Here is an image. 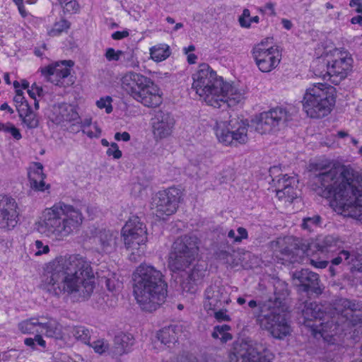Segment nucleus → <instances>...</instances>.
I'll return each mask as SVG.
<instances>
[{"label":"nucleus","mask_w":362,"mask_h":362,"mask_svg":"<svg viewBox=\"0 0 362 362\" xmlns=\"http://www.w3.org/2000/svg\"><path fill=\"white\" fill-rule=\"evenodd\" d=\"M312 189L319 196L332 199L330 206L338 214L362 218V176L351 166L320 168L313 178Z\"/></svg>","instance_id":"1"},{"label":"nucleus","mask_w":362,"mask_h":362,"mask_svg":"<svg viewBox=\"0 0 362 362\" xmlns=\"http://www.w3.org/2000/svg\"><path fill=\"white\" fill-rule=\"evenodd\" d=\"M94 274L89 261L81 255L59 256L47 267L42 280V288L59 296L63 293H78L88 298L95 287Z\"/></svg>","instance_id":"2"},{"label":"nucleus","mask_w":362,"mask_h":362,"mask_svg":"<svg viewBox=\"0 0 362 362\" xmlns=\"http://www.w3.org/2000/svg\"><path fill=\"white\" fill-rule=\"evenodd\" d=\"M274 298L266 300H251L248 306L256 323L261 329L268 331L276 339H284L291 332V326L286 319L287 306L286 298L288 296V285L278 280L274 285Z\"/></svg>","instance_id":"3"},{"label":"nucleus","mask_w":362,"mask_h":362,"mask_svg":"<svg viewBox=\"0 0 362 362\" xmlns=\"http://www.w3.org/2000/svg\"><path fill=\"white\" fill-rule=\"evenodd\" d=\"M83 219L81 208L59 202L42 211L35 227L47 238L61 241L78 230Z\"/></svg>","instance_id":"4"},{"label":"nucleus","mask_w":362,"mask_h":362,"mask_svg":"<svg viewBox=\"0 0 362 362\" xmlns=\"http://www.w3.org/2000/svg\"><path fill=\"white\" fill-rule=\"evenodd\" d=\"M132 279L134 296L143 310L152 312L164 303L168 284L161 271L142 263L134 270Z\"/></svg>","instance_id":"5"},{"label":"nucleus","mask_w":362,"mask_h":362,"mask_svg":"<svg viewBox=\"0 0 362 362\" xmlns=\"http://www.w3.org/2000/svg\"><path fill=\"white\" fill-rule=\"evenodd\" d=\"M361 305L356 300L347 298H340L334 303V315L331 320L320 322L317 328L313 329L315 334L319 333L322 337L333 336L338 332L340 325H344L347 327L356 326L362 322L361 315L356 314L360 311Z\"/></svg>","instance_id":"6"},{"label":"nucleus","mask_w":362,"mask_h":362,"mask_svg":"<svg viewBox=\"0 0 362 362\" xmlns=\"http://www.w3.org/2000/svg\"><path fill=\"white\" fill-rule=\"evenodd\" d=\"M353 59L344 49H334L325 59H318L313 62L314 74L333 84H339L351 71Z\"/></svg>","instance_id":"7"},{"label":"nucleus","mask_w":362,"mask_h":362,"mask_svg":"<svg viewBox=\"0 0 362 362\" xmlns=\"http://www.w3.org/2000/svg\"><path fill=\"white\" fill-rule=\"evenodd\" d=\"M335 88L327 83H317L306 89L302 101L303 107L311 118L328 115L334 104Z\"/></svg>","instance_id":"8"},{"label":"nucleus","mask_w":362,"mask_h":362,"mask_svg":"<svg viewBox=\"0 0 362 362\" xmlns=\"http://www.w3.org/2000/svg\"><path fill=\"white\" fill-rule=\"evenodd\" d=\"M192 78V88L209 105L217 107L218 101H223L221 98L223 96L218 93L221 92L224 81L209 64H200Z\"/></svg>","instance_id":"9"},{"label":"nucleus","mask_w":362,"mask_h":362,"mask_svg":"<svg viewBox=\"0 0 362 362\" xmlns=\"http://www.w3.org/2000/svg\"><path fill=\"white\" fill-rule=\"evenodd\" d=\"M199 240L196 235H185L178 238L173 245L169 267L173 272L185 271L198 255Z\"/></svg>","instance_id":"10"},{"label":"nucleus","mask_w":362,"mask_h":362,"mask_svg":"<svg viewBox=\"0 0 362 362\" xmlns=\"http://www.w3.org/2000/svg\"><path fill=\"white\" fill-rule=\"evenodd\" d=\"M247 122L230 116L227 120H218L214 126L216 136L219 142L226 146L245 144L248 140Z\"/></svg>","instance_id":"11"},{"label":"nucleus","mask_w":362,"mask_h":362,"mask_svg":"<svg viewBox=\"0 0 362 362\" xmlns=\"http://www.w3.org/2000/svg\"><path fill=\"white\" fill-rule=\"evenodd\" d=\"M274 354L265 344L241 341L234 344L229 362H272Z\"/></svg>","instance_id":"12"},{"label":"nucleus","mask_w":362,"mask_h":362,"mask_svg":"<svg viewBox=\"0 0 362 362\" xmlns=\"http://www.w3.org/2000/svg\"><path fill=\"white\" fill-rule=\"evenodd\" d=\"M291 115L284 107H277L263 112L257 118L255 130L261 134L276 132L286 127Z\"/></svg>","instance_id":"13"},{"label":"nucleus","mask_w":362,"mask_h":362,"mask_svg":"<svg viewBox=\"0 0 362 362\" xmlns=\"http://www.w3.org/2000/svg\"><path fill=\"white\" fill-rule=\"evenodd\" d=\"M182 197V192L176 187L159 191L152 198L151 209L158 217L170 216L177 211Z\"/></svg>","instance_id":"14"},{"label":"nucleus","mask_w":362,"mask_h":362,"mask_svg":"<svg viewBox=\"0 0 362 362\" xmlns=\"http://www.w3.org/2000/svg\"><path fill=\"white\" fill-rule=\"evenodd\" d=\"M252 57L258 69L268 73L276 69L279 64L281 55L277 47H268L263 42L255 45L252 51Z\"/></svg>","instance_id":"15"},{"label":"nucleus","mask_w":362,"mask_h":362,"mask_svg":"<svg viewBox=\"0 0 362 362\" xmlns=\"http://www.w3.org/2000/svg\"><path fill=\"white\" fill-rule=\"evenodd\" d=\"M20 211L18 203L12 197L0 194V228L13 230L19 221Z\"/></svg>","instance_id":"16"},{"label":"nucleus","mask_w":362,"mask_h":362,"mask_svg":"<svg viewBox=\"0 0 362 362\" xmlns=\"http://www.w3.org/2000/svg\"><path fill=\"white\" fill-rule=\"evenodd\" d=\"M175 120L168 112L157 111L151 119L152 132L155 139H163L170 136L173 131Z\"/></svg>","instance_id":"17"},{"label":"nucleus","mask_w":362,"mask_h":362,"mask_svg":"<svg viewBox=\"0 0 362 362\" xmlns=\"http://www.w3.org/2000/svg\"><path fill=\"white\" fill-rule=\"evenodd\" d=\"M74 66L71 60H65L41 68L40 71L47 80L57 86H64L63 80L70 74L69 68Z\"/></svg>","instance_id":"18"},{"label":"nucleus","mask_w":362,"mask_h":362,"mask_svg":"<svg viewBox=\"0 0 362 362\" xmlns=\"http://www.w3.org/2000/svg\"><path fill=\"white\" fill-rule=\"evenodd\" d=\"M130 223H126L122 229V237L124 244L127 249L137 250L136 254L141 256L144 254L143 245L147 241V231L139 230V233H133Z\"/></svg>","instance_id":"19"},{"label":"nucleus","mask_w":362,"mask_h":362,"mask_svg":"<svg viewBox=\"0 0 362 362\" xmlns=\"http://www.w3.org/2000/svg\"><path fill=\"white\" fill-rule=\"evenodd\" d=\"M49 119L56 124H62L64 122H73V124L79 123L80 117L74 107L67 103L54 105L49 114Z\"/></svg>","instance_id":"20"},{"label":"nucleus","mask_w":362,"mask_h":362,"mask_svg":"<svg viewBox=\"0 0 362 362\" xmlns=\"http://www.w3.org/2000/svg\"><path fill=\"white\" fill-rule=\"evenodd\" d=\"M293 278L295 285L301 287L303 291L317 295L322 293V290L319 285L320 280L317 274L308 269H302L295 272Z\"/></svg>","instance_id":"21"},{"label":"nucleus","mask_w":362,"mask_h":362,"mask_svg":"<svg viewBox=\"0 0 362 362\" xmlns=\"http://www.w3.org/2000/svg\"><path fill=\"white\" fill-rule=\"evenodd\" d=\"M121 88L134 100L146 83H149V78L141 74L129 71L120 79Z\"/></svg>","instance_id":"22"},{"label":"nucleus","mask_w":362,"mask_h":362,"mask_svg":"<svg viewBox=\"0 0 362 362\" xmlns=\"http://www.w3.org/2000/svg\"><path fill=\"white\" fill-rule=\"evenodd\" d=\"M228 302L229 298L223 287L212 285L206 289L204 307L207 311H215Z\"/></svg>","instance_id":"23"},{"label":"nucleus","mask_w":362,"mask_h":362,"mask_svg":"<svg viewBox=\"0 0 362 362\" xmlns=\"http://www.w3.org/2000/svg\"><path fill=\"white\" fill-rule=\"evenodd\" d=\"M141 88L135 100L141 103L144 106L154 107L162 103V97L159 88L149 78V83Z\"/></svg>","instance_id":"24"},{"label":"nucleus","mask_w":362,"mask_h":362,"mask_svg":"<svg viewBox=\"0 0 362 362\" xmlns=\"http://www.w3.org/2000/svg\"><path fill=\"white\" fill-rule=\"evenodd\" d=\"M297 180L294 177H289L284 175L279 178L276 184V196L280 200L286 202H292L297 197V192L295 188Z\"/></svg>","instance_id":"25"},{"label":"nucleus","mask_w":362,"mask_h":362,"mask_svg":"<svg viewBox=\"0 0 362 362\" xmlns=\"http://www.w3.org/2000/svg\"><path fill=\"white\" fill-rule=\"evenodd\" d=\"M117 238V232L104 229L96 233L93 241L99 252L111 253L116 249Z\"/></svg>","instance_id":"26"},{"label":"nucleus","mask_w":362,"mask_h":362,"mask_svg":"<svg viewBox=\"0 0 362 362\" xmlns=\"http://www.w3.org/2000/svg\"><path fill=\"white\" fill-rule=\"evenodd\" d=\"M302 315L304 318L305 325L313 329L314 327L317 328L318 325L315 323L311 324L310 322L317 320L321 321L325 316V311L322 305L316 302L306 301L302 309Z\"/></svg>","instance_id":"27"},{"label":"nucleus","mask_w":362,"mask_h":362,"mask_svg":"<svg viewBox=\"0 0 362 362\" xmlns=\"http://www.w3.org/2000/svg\"><path fill=\"white\" fill-rule=\"evenodd\" d=\"M222 90L218 95H223V101H219L216 108H219L223 105H227L229 107L235 106L244 99V94L236 87L224 82Z\"/></svg>","instance_id":"28"},{"label":"nucleus","mask_w":362,"mask_h":362,"mask_svg":"<svg viewBox=\"0 0 362 362\" xmlns=\"http://www.w3.org/2000/svg\"><path fill=\"white\" fill-rule=\"evenodd\" d=\"M28 177L33 188L39 191L45 190V175L43 173V166L40 163H35L30 168Z\"/></svg>","instance_id":"29"},{"label":"nucleus","mask_w":362,"mask_h":362,"mask_svg":"<svg viewBox=\"0 0 362 362\" xmlns=\"http://www.w3.org/2000/svg\"><path fill=\"white\" fill-rule=\"evenodd\" d=\"M134 342V339L131 334L119 333L114 339V354L121 356L128 353Z\"/></svg>","instance_id":"30"},{"label":"nucleus","mask_w":362,"mask_h":362,"mask_svg":"<svg viewBox=\"0 0 362 362\" xmlns=\"http://www.w3.org/2000/svg\"><path fill=\"white\" fill-rule=\"evenodd\" d=\"M18 110L19 117L23 127L29 129H36L39 126V117L30 105H24Z\"/></svg>","instance_id":"31"},{"label":"nucleus","mask_w":362,"mask_h":362,"mask_svg":"<svg viewBox=\"0 0 362 362\" xmlns=\"http://www.w3.org/2000/svg\"><path fill=\"white\" fill-rule=\"evenodd\" d=\"M180 329L177 326L171 325L160 329L157 334L158 339L164 345L170 346L174 344L178 337Z\"/></svg>","instance_id":"32"},{"label":"nucleus","mask_w":362,"mask_h":362,"mask_svg":"<svg viewBox=\"0 0 362 362\" xmlns=\"http://www.w3.org/2000/svg\"><path fill=\"white\" fill-rule=\"evenodd\" d=\"M43 317H31L20 322L18 324V329L23 334H33L35 332H41V326H42Z\"/></svg>","instance_id":"33"},{"label":"nucleus","mask_w":362,"mask_h":362,"mask_svg":"<svg viewBox=\"0 0 362 362\" xmlns=\"http://www.w3.org/2000/svg\"><path fill=\"white\" fill-rule=\"evenodd\" d=\"M41 332L45 331V334L49 337L55 339L62 338V326L56 320L50 319L47 321H42Z\"/></svg>","instance_id":"34"},{"label":"nucleus","mask_w":362,"mask_h":362,"mask_svg":"<svg viewBox=\"0 0 362 362\" xmlns=\"http://www.w3.org/2000/svg\"><path fill=\"white\" fill-rule=\"evenodd\" d=\"M150 54L151 59L156 62L163 61L170 54L169 46L165 44L155 45L150 49Z\"/></svg>","instance_id":"35"},{"label":"nucleus","mask_w":362,"mask_h":362,"mask_svg":"<svg viewBox=\"0 0 362 362\" xmlns=\"http://www.w3.org/2000/svg\"><path fill=\"white\" fill-rule=\"evenodd\" d=\"M71 334L78 341L90 344V331L83 326H76L71 329Z\"/></svg>","instance_id":"36"},{"label":"nucleus","mask_w":362,"mask_h":362,"mask_svg":"<svg viewBox=\"0 0 362 362\" xmlns=\"http://www.w3.org/2000/svg\"><path fill=\"white\" fill-rule=\"evenodd\" d=\"M230 329V327L227 325L215 326L211 337L214 339H219L223 343L227 342L232 339V335L228 332Z\"/></svg>","instance_id":"37"},{"label":"nucleus","mask_w":362,"mask_h":362,"mask_svg":"<svg viewBox=\"0 0 362 362\" xmlns=\"http://www.w3.org/2000/svg\"><path fill=\"white\" fill-rule=\"evenodd\" d=\"M322 218L319 215H314L312 217H305L303 219L302 228L308 231L313 230L315 228L320 226Z\"/></svg>","instance_id":"38"},{"label":"nucleus","mask_w":362,"mask_h":362,"mask_svg":"<svg viewBox=\"0 0 362 362\" xmlns=\"http://www.w3.org/2000/svg\"><path fill=\"white\" fill-rule=\"evenodd\" d=\"M70 27V23L66 20L62 19L56 22L52 28L49 30L48 35L51 37L59 35L62 33L67 31Z\"/></svg>","instance_id":"39"},{"label":"nucleus","mask_w":362,"mask_h":362,"mask_svg":"<svg viewBox=\"0 0 362 362\" xmlns=\"http://www.w3.org/2000/svg\"><path fill=\"white\" fill-rule=\"evenodd\" d=\"M355 255L351 254L347 250H341L339 252L338 256L334 258L332 260V264L334 265H339L342 263L344 261L346 262L347 264H350L354 259Z\"/></svg>","instance_id":"40"},{"label":"nucleus","mask_w":362,"mask_h":362,"mask_svg":"<svg viewBox=\"0 0 362 362\" xmlns=\"http://www.w3.org/2000/svg\"><path fill=\"white\" fill-rule=\"evenodd\" d=\"M337 243V240L332 236L327 235L325 236L322 242L317 243V248L321 252H329L331 251L332 247L336 245Z\"/></svg>","instance_id":"41"},{"label":"nucleus","mask_w":362,"mask_h":362,"mask_svg":"<svg viewBox=\"0 0 362 362\" xmlns=\"http://www.w3.org/2000/svg\"><path fill=\"white\" fill-rule=\"evenodd\" d=\"M237 232L238 233V235H235V233L233 230H230L228 233V237L230 239H233L234 243H240L243 240L247 239L248 238L247 231L245 228L239 227L237 229Z\"/></svg>","instance_id":"42"},{"label":"nucleus","mask_w":362,"mask_h":362,"mask_svg":"<svg viewBox=\"0 0 362 362\" xmlns=\"http://www.w3.org/2000/svg\"><path fill=\"white\" fill-rule=\"evenodd\" d=\"M0 131H3L6 133H9L16 140H20L22 138L21 134L18 128H16L11 123H1L0 122Z\"/></svg>","instance_id":"43"},{"label":"nucleus","mask_w":362,"mask_h":362,"mask_svg":"<svg viewBox=\"0 0 362 362\" xmlns=\"http://www.w3.org/2000/svg\"><path fill=\"white\" fill-rule=\"evenodd\" d=\"M88 345L98 354H103L109 349V344L104 339H98L93 343L90 342V344Z\"/></svg>","instance_id":"44"},{"label":"nucleus","mask_w":362,"mask_h":362,"mask_svg":"<svg viewBox=\"0 0 362 362\" xmlns=\"http://www.w3.org/2000/svg\"><path fill=\"white\" fill-rule=\"evenodd\" d=\"M24 344L31 347L33 349H35L36 344L40 346L42 348H45L46 341L43 339L40 334H36L34 338H26L24 340Z\"/></svg>","instance_id":"45"},{"label":"nucleus","mask_w":362,"mask_h":362,"mask_svg":"<svg viewBox=\"0 0 362 362\" xmlns=\"http://www.w3.org/2000/svg\"><path fill=\"white\" fill-rule=\"evenodd\" d=\"M112 98L110 96H105L97 100L96 105L100 109L105 108L106 113L110 114L112 111Z\"/></svg>","instance_id":"46"},{"label":"nucleus","mask_w":362,"mask_h":362,"mask_svg":"<svg viewBox=\"0 0 362 362\" xmlns=\"http://www.w3.org/2000/svg\"><path fill=\"white\" fill-rule=\"evenodd\" d=\"M126 223H130L132 225V232L134 233H139V230L147 231L146 226L141 221L138 216L131 217Z\"/></svg>","instance_id":"47"},{"label":"nucleus","mask_w":362,"mask_h":362,"mask_svg":"<svg viewBox=\"0 0 362 362\" xmlns=\"http://www.w3.org/2000/svg\"><path fill=\"white\" fill-rule=\"evenodd\" d=\"M124 54V52L121 50L116 51L113 48H107L105 52V57L109 62L119 61L120 57Z\"/></svg>","instance_id":"48"},{"label":"nucleus","mask_w":362,"mask_h":362,"mask_svg":"<svg viewBox=\"0 0 362 362\" xmlns=\"http://www.w3.org/2000/svg\"><path fill=\"white\" fill-rule=\"evenodd\" d=\"M126 62V66L129 68L139 67V62L133 52L125 53L122 55Z\"/></svg>","instance_id":"49"},{"label":"nucleus","mask_w":362,"mask_h":362,"mask_svg":"<svg viewBox=\"0 0 362 362\" xmlns=\"http://www.w3.org/2000/svg\"><path fill=\"white\" fill-rule=\"evenodd\" d=\"M204 272L203 269H199V267H194L188 275L189 280L196 284L203 278Z\"/></svg>","instance_id":"50"},{"label":"nucleus","mask_w":362,"mask_h":362,"mask_svg":"<svg viewBox=\"0 0 362 362\" xmlns=\"http://www.w3.org/2000/svg\"><path fill=\"white\" fill-rule=\"evenodd\" d=\"M35 247V255L40 256L43 254H47L49 252V247L48 245H45L41 240H36L34 243Z\"/></svg>","instance_id":"51"},{"label":"nucleus","mask_w":362,"mask_h":362,"mask_svg":"<svg viewBox=\"0 0 362 362\" xmlns=\"http://www.w3.org/2000/svg\"><path fill=\"white\" fill-rule=\"evenodd\" d=\"M250 18V11L249 9L245 8L238 20L240 26L243 28H249L250 27V23L249 22Z\"/></svg>","instance_id":"52"},{"label":"nucleus","mask_w":362,"mask_h":362,"mask_svg":"<svg viewBox=\"0 0 362 362\" xmlns=\"http://www.w3.org/2000/svg\"><path fill=\"white\" fill-rule=\"evenodd\" d=\"M106 153L108 156H112L115 159H119L122 156V151L116 143H112L110 147L107 150Z\"/></svg>","instance_id":"53"},{"label":"nucleus","mask_w":362,"mask_h":362,"mask_svg":"<svg viewBox=\"0 0 362 362\" xmlns=\"http://www.w3.org/2000/svg\"><path fill=\"white\" fill-rule=\"evenodd\" d=\"M82 131L85 134H86L90 138L98 137L101 134L100 129L95 124H94L93 126H90V127H89L88 129H83Z\"/></svg>","instance_id":"54"},{"label":"nucleus","mask_w":362,"mask_h":362,"mask_svg":"<svg viewBox=\"0 0 362 362\" xmlns=\"http://www.w3.org/2000/svg\"><path fill=\"white\" fill-rule=\"evenodd\" d=\"M62 9L64 13H74L78 10V4L75 0H71Z\"/></svg>","instance_id":"55"},{"label":"nucleus","mask_w":362,"mask_h":362,"mask_svg":"<svg viewBox=\"0 0 362 362\" xmlns=\"http://www.w3.org/2000/svg\"><path fill=\"white\" fill-rule=\"evenodd\" d=\"M214 312V317L218 321H224V322L230 321V317L227 314L226 309H219L218 310H215Z\"/></svg>","instance_id":"56"},{"label":"nucleus","mask_w":362,"mask_h":362,"mask_svg":"<svg viewBox=\"0 0 362 362\" xmlns=\"http://www.w3.org/2000/svg\"><path fill=\"white\" fill-rule=\"evenodd\" d=\"M43 90L40 86H37L35 83L33 84L30 89L28 90V93L30 98L35 100L37 95L41 96L42 94Z\"/></svg>","instance_id":"57"},{"label":"nucleus","mask_w":362,"mask_h":362,"mask_svg":"<svg viewBox=\"0 0 362 362\" xmlns=\"http://www.w3.org/2000/svg\"><path fill=\"white\" fill-rule=\"evenodd\" d=\"M13 101L16 103L18 112L20 108L24 107V105H29L28 103L25 99L23 95L16 94V95L13 98Z\"/></svg>","instance_id":"58"},{"label":"nucleus","mask_w":362,"mask_h":362,"mask_svg":"<svg viewBox=\"0 0 362 362\" xmlns=\"http://www.w3.org/2000/svg\"><path fill=\"white\" fill-rule=\"evenodd\" d=\"M310 263L311 265L316 268L323 269L325 268L328 262L325 260H315L314 259H310Z\"/></svg>","instance_id":"59"},{"label":"nucleus","mask_w":362,"mask_h":362,"mask_svg":"<svg viewBox=\"0 0 362 362\" xmlns=\"http://www.w3.org/2000/svg\"><path fill=\"white\" fill-rule=\"evenodd\" d=\"M130 134L127 132H124L122 133L117 132L115 134V139L117 141L122 140L124 141H128L130 140Z\"/></svg>","instance_id":"60"},{"label":"nucleus","mask_w":362,"mask_h":362,"mask_svg":"<svg viewBox=\"0 0 362 362\" xmlns=\"http://www.w3.org/2000/svg\"><path fill=\"white\" fill-rule=\"evenodd\" d=\"M216 257L221 260L227 261L228 257L230 255V252L223 250H218L216 252Z\"/></svg>","instance_id":"61"},{"label":"nucleus","mask_w":362,"mask_h":362,"mask_svg":"<svg viewBox=\"0 0 362 362\" xmlns=\"http://www.w3.org/2000/svg\"><path fill=\"white\" fill-rule=\"evenodd\" d=\"M349 6L355 7L357 13H362V0H351Z\"/></svg>","instance_id":"62"},{"label":"nucleus","mask_w":362,"mask_h":362,"mask_svg":"<svg viewBox=\"0 0 362 362\" xmlns=\"http://www.w3.org/2000/svg\"><path fill=\"white\" fill-rule=\"evenodd\" d=\"M129 36V32L127 30L116 31L112 33V37L114 40H121Z\"/></svg>","instance_id":"63"},{"label":"nucleus","mask_w":362,"mask_h":362,"mask_svg":"<svg viewBox=\"0 0 362 362\" xmlns=\"http://www.w3.org/2000/svg\"><path fill=\"white\" fill-rule=\"evenodd\" d=\"M145 188L139 182L134 183L132 186V193L135 196L140 195Z\"/></svg>","instance_id":"64"}]
</instances>
